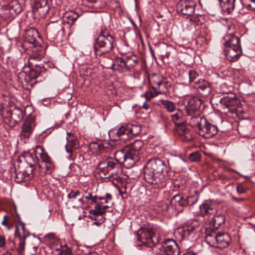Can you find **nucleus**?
Here are the masks:
<instances>
[{"instance_id":"obj_1","label":"nucleus","mask_w":255,"mask_h":255,"mask_svg":"<svg viewBox=\"0 0 255 255\" xmlns=\"http://www.w3.org/2000/svg\"><path fill=\"white\" fill-rule=\"evenodd\" d=\"M170 170L168 163L159 157L148 159L144 166V178L152 188L158 189L165 185V176Z\"/></svg>"},{"instance_id":"obj_2","label":"nucleus","mask_w":255,"mask_h":255,"mask_svg":"<svg viewBox=\"0 0 255 255\" xmlns=\"http://www.w3.org/2000/svg\"><path fill=\"white\" fill-rule=\"evenodd\" d=\"M36 159L29 152H24L19 157L18 160L23 162L26 167H31L34 169V165L37 161L41 160L38 163L40 168L39 172L41 175L50 174L54 169V165L50 156L47 154L45 149L41 145H37L34 149Z\"/></svg>"},{"instance_id":"obj_3","label":"nucleus","mask_w":255,"mask_h":255,"mask_svg":"<svg viewBox=\"0 0 255 255\" xmlns=\"http://www.w3.org/2000/svg\"><path fill=\"white\" fill-rule=\"evenodd\" d=\"M116 44L115 38L107 30H101L94 46L96 57H101L110 53Z\"/></svg>"},{"instance_id":"obj_4","label":"nucleus","mask_w":255,"mask_h":255,"mask_svg":"<svg viewBox=\"0 0 255 255\" xmlns=\"http://www.w3.org/2000/svg\"><path fill=\"white\" fill-rule=\"evenodd\" d=\"M206 240L209 244L220 249H224L229 246L232 239L227 233H216L210 230L206 231Z\"/></svg>"},{"instance_id":"obj_5","label":"nucleus","mask_w":255,"mask_h":255,"mask_svg":"<svg viewBox=\"0 0 255 255\" xmlns=\"http://www.w3.org/2000/svg\"><path fill=\"white\" fill-rule=\"evenodd\" d=\"M152 250L156 253V255H179L180 254L176 242L169 239L165 240L161 245L155 246Z\"/></svg>"},{"instance_id":"obj_6","label":"nucleus","mask_w":255,"mask_h":255,"mask_svg":"<svg viewBox=\"0 0 255 255\" xmlns=\"http://www.w3.org/2000/svg\"><path fill=\"white\" fill-rule=\"evenodd\" d=\"M199 229L198 226L190 225L177 228L174 232V235L180 242L182 241H192L194 240Z\"/></svg>"},{"instance_id":"obj_7","label":"nucleus","mask_w":255,"mask_h":255,"mask_svg":"<svg viewBox=\"0 0 255 255\" xmlns=\"http://www.w3.org/2000/svg\"><path fill=\"white\" fill-rule=\"evenodd\" d=\"M42 58V56L39 53H33L28 60V67L36 73L34 78L39 76L41 72L46 70L49 64L48 63L41 61Z\"/></svg>"},{"instance_id":"obj_8","label":"nucleus","mask_w":255,"mask_h":255,"mask_svg":"<svg viewBox=\"0 0 255 255\" xmlns=\"http://www.w3.org/2000/svg\"><path fill=\"white\" fill-rule=\"evenodd\" d=\"M137 240L143 245L152 247L158 242L156 237L152 229L149 228H141L137 232Z\"/></svg>"},{"instance_id":"obj_9","label":"nucleus","mask_w":255,"mask_h":255,"mask_svg":"<svg viewBox=\"0 0 255 255\" xmlns=\"http://www.w3.org/2000/svg\"><path fill=\"white\" fill-rule=\"evenodd\" d=\"M221 104L227 110L226 112L236 113L238 108H241V103L235 94L231 93L225 96L220 100Z\"/></svg>"},{"instance_id":"obj_10","label":"nucleus","mask_w":255,"mask_h":255,"mask_svg":"<svg viewBox=\"0 0 255 255\" xmlns=\"http://www.w3.org/2000/svg\"><path fill=\"white\" fill-rule=\"evenodd\" d=\"M115 160L120 164H123L128 168L132 167L136 161L133 159L129 149L127 146L117 151L114 155Z\"/></svg>"},{"instance_id":"obj_11","label":"nucleus","mask_w":255,"mask_h":255,"mask_svg":"<svg viewBox=\"0 0 255 255\" xmlns=\"http://www.w3.org/2000/svg\"><path fill=\"white\" fill-rule=\"evenodd\" d=\"M150 82L153 85V89H155L158 94L167 92L171 85L167 78L158 74L153 75Z\"/></svg>"},{"instance_id":"obj_12","label":"nucleus","mask_w":255,"mask_h":255,"mask_svg":"<svg viewBox=\"0 0 255 255\" xmlns=\"http://www.w3.org/2000/svg\"><path fill=\"white\" fill-rule=\"evenodd\" d=\"M14 236L19 240L17 252L21 253L24 250L25 240L29 236V232L25 227L23 222L19 221L15 225Z\"/></svg>"},{"instance_id":"obj_13","label":"nucleus","mask_w":255,"mask_h":255,"mask_svg":"<svg viewBox=\"0 0 255 255\" xmlns=\"http://www.w3.org/2000/svg\"><path fill=\"white\" fill-rule=\"evenodd\" d=\"M109 62L105 60L103 62V66L108 69H113L120 72H125L128 71L125 57H117L115 61L109 59Z\"/></svg>"},{"instance_id":"obj_14","label":"nucleus","mask_w":255,"mask_h":255,"mask_svg":"<svg viewBox=\"0 0 255 255\" xmlns=\"http://www.w3.org/2000/svg\"><path fill=\"white\" fill-rule=\"evenodd\" d=\"M24 40L31 45L32 47H37L40 46L41 37L38 31L34 28L26 29L24 35Z\"/></svg>"},{"instance_id":"obj_15","label":"nucleus","mask_w":255,"mask_h":255,"mask_svg":"<svg viewBox=\"0 0 255 255\" xmlns=\"http://www.w3.org/2000/svg\"><path fill=\"white\" fill-rule=\"evenodd\" d=\"M99 169L102 172L107 170H113L114 172L112 174H117L118 170L121 169V164L112 157H108L101 160L98 164Z\"/></svg>"},{"instance_id":"obj_16","label":"nucleus","mask_w":255,"mask_h":255,"mask_svg":"<svg viewBox=\"0 0 255 255\" xmlns=\"http://www.w3.org/2000/svg\"><path fill=\"white\" fill-rule=\"evenodd\" d=\"M200 127L198 130L200 135L206 138H211L218 132V129L216 126L213 125L205 120V122Z\"/></svg>"},{"instance_id":"obj_17","label":"nucleus","mask_w":255,"mask_h":255,"mask_svg":"<svg viewBox=\"0 0 255 255\" xmlns=\"http://www.w3.org/2000/svg\"><path fill=\"white\" fill-rule=\"evenodd\" d=\"M195 5L193 1L181 0L177 4V10L183 15H191L194 12Z\"/></svg>"},{"instance_id":"obj_18","label":"nucleus","mask_w":255,"mask_h":255,"mask_svg":"<svg viewBox=\"0 0 255 255\" xmlns=\"http://www.w3.org/2000/svg\"><path fill=\"white\" fill-rule=\"evenodd\" d=\"M34 168L26 167L25 169H21L19 171H15V180L17 183L25 182L30 181L33 178Z\"/></svg>"},{"instance_id":"obj_19","label":"nucleus","mask_w":255,"mask_h":255,"mask_svg":"<svg viewBox=\"0 0 255 255\" xmlns=\"http://www.w3.org/2000/svg\"><path fill=\"white\" fill-rule=\"evenodd\" d=\"M50 2L51 0H35L33 6V12H37L41 17L45 16L50 9Z\"/></svg>"},{"instance_id":"obj_20","label":"nucleus","mask_w":255,"mask_h":255,"mask_svg":"<svg viewBox=\"0 0 255 255\" xmlns=\"http://www.w3.org/2000/svg\"><path fill=\"white\" fill-rule=\"evenodd\" d=\"M35 126L34 118H28L21 126L20 136L22 138H29L33 132Z\"/></svg>"},{"instance_id":"obj_21","label":"nucleus","mask_w":255,"mask_h":255,"mask_svg":"<svg viewBox=\"0 0 255 255\" xmlns=\"http://www.w3.org/2000/svg\"><path fill=\"white\" fill-rule=\"evenodd\" d=\"M203 101L197 97L190 98L186 106L187 114H195L200 113V108Z\"/></svg>"},{"instance_id":"obj_22","label":"nucleus","mask_w":255,"mask_h":255,"mask_svg":"<svg viewBox=\"0 0 255 255\" xmlns=\"http://www.w3.org/2000/svg\"><path fill=\"white\" fill-rule=\"evenodd\" d=\"M144 143L142 140L137 139L134 142L131 143L127 147L129 149L130 154L133 157V159L136 161H138L140 159V156L141 153V149L143 146Z\"/></svg>"},{"instance_id":"obj_23","label":"nucleus","mask_w":255,"mask_h":255,"mask_svg":"<svg viewBox=\"0 0 255 255\" xmlns=\"http://www.w3.org/2000/svg\"><path fill=\"white\" fill-rule=\"evenodd\" d=\"M220 5L228 13L234 9L240 10L242 8L243 4L241 0H219Z\"/></svg>"},{"instance_id":"obj_24","label":"nucleus","mask_w":255,"mask_h":255,"mask_svg":"<svg viewBox=\"0 0 255 255\" xmlns=\"http://www.w3.org/2000/svg\"><path fill=\"white\" fill-rule=\"evenodd\" d=\"M224 51L227 58L232 62L237 61L242 54L241 47H225Z\"/></svg>"},{"instance_id":"obj_25","label":"nucleus","mask_w":255,"mask_h":255,"mask_svg":"<svg viewBox=\"0 0 255 255\" xmlns=\"http://www.w3.org/2000/svg\"><path fill=\"white\" fill-rule=\"evenodd\" d=\"M206 119L200 115V113L195 114H187L186 120L189 122L191 127L196 128L198 130L202 124L205 122Z\"/></svg>"},{"instance_id":"obj_26","label":"nucleus","mask_w":255,"mask_h":255,"mask_svg":"<svg viewBox=\"0 0 255 255\" xmlns=\"http://www.w3.org/2000/svg\"><path fill=\"white\" fill-rule=\"evenodd\" d=\"M200 214L209 218L215 211V205L210 201H205L200 206Z\"/></svg>"},{"instance_id":"obj_27","label":"nucleus","mask_w":255,"mask_h":255,"mask_svg":"<svg viewBox=\"0 0 255 255\" xmlns=\"http://www.w3.org/2000/svg\"><path fill=\"white\" fill-rule=\"evenodd\" d=\"M9 121L12 122L13 125L18 124L23 118V112L19 108L14 107L13 109L7 112Z\"/></svg>"},{"instance_id":"obj_28","label":"nucleus","mask_w":255,"mask_h":255,"mask_svg":"<svg viewBox=\"0 0 255 255\" xmlns=\"http://www.w3.org/2000/svg\"><path fill=\"white\" fill-rule=\"evenodd\" d=\"M69 202L82 206L84 204L83 196L81 192L77 190H71L67 195Z\"/></svg>"},{"instance_id":"obj_29","label":"nucleus","mask_w":255,"mask_h":255,"mask_svg":"<svg viewBox=\"0 0 255 255\" xmlns=\"http://www.w3.org/2000/svg\"><path fill=\"white\" fill-rule=\"evenodd\" d=\"M197 85V91L201 97H206L210 94L212 89L208 81L202 80Z\"/></svg>"},{"instance_id":"obj_30","label":"nucleus","mask_w":255,"mask_h":255,"mask_svg":"<svg viewBox=\"0 0 255 255\" xmlns=\"http://www.w3.org/2000/svg\"><path fill=\"white\" fill-rule=\"evenodd\" d=\"M225 47H241L240 39L233 34H228L224 37Z\"/></svg>"},{"instance_id":"obj_31","label":"nucleus","mask_w":255,"mask_h":255,"mask_svg":"<svg viewBox=\"0 0 255 255\" xmlns=\"http://www.w3.org/2000/svg\"><path fill=\"white\" fill-rule=\"evenodd\" d=\"M226 220L224 214L217 213L211 218L210 224L215 229H218L221 225L225 223Z\"/></svg>"},{"instance_id":"obj_32","label":"nucleus","mask_w":255,"mask_h":255,"mask_svg":"<svg viewBox=\"0 0 255 255\" xmlns=\"http://www.w3.org/2000/svg\"><path fill=\"white\" fill-rule=\"evenodd\" d=\"M128 125L123 126L119 128L117 131V135L121 140H127L131 138L129 133V130Z\"/></svg>"},{"instance_id":"obj_33","label":"nucleus","mask_w":255,"mask_h":255,"mask_svg":"<svg viewBox=\"0 0 255 255\" xmlns=\"http://www.w3.org/2000/svg\"><path fill=\"white\" fill-rule=\"evenodd\" d=\"M67 134L68 137H66L67 143L65 146L66 149L76 150L79 146L78 140L74 138L72 133L67 132Z\"/></svg>"},{"instance_id":"obj_34","label":"nucleus","mask_w":255,"mask_h":255,"mask_svg":"<svg viewBox=\"0 0 255 255\" xmlns=\"http://www.w3.org/2000/svg\"><path fill=\"white\" fill-rule=\"evenodd\" d=\"M175 92L179 97H184L188 96L189 94L190 88L187 85L182 83H179L176 85Z\"/></svg>"},{"instance_id":"obj_35","label":"nucleus","mask_w":255,"mask_h":255,"mask_svg":"<svg viewBox=\"0 0 255 255\" xmlns=\"http://www.w3.org/2000/svg\"><path fill=\"white\" fill-rule=\"evenodd\" d=\"M11 14H18L21 11L22 8L20 3L16 0L11 1L6 6Z\"/></svg>"},{"instance_id":"obj_36","label":"nucleus","mask_w":255,"mask_h":255,"mask_svg":"<svg viewBox=\"0 0 255 255\" xmlns=\"http://www.w3.org/2000/svg\"><path fill=\"white\" fill-rule=\"evenodd\" d=\"M128 71L138 63V58L133 53H130L125 56Z\"/></svg>"},{"instance_id":"obj_37","label":"nucleus","mask_w":255,"mask_h":255,"mask_svg":"<svg viewBox=\"0 0 255 255\" xmlns=\"http://www.w3.org/2000/svg\"><path fill=\"white\" fill-rule=\"evenodd\" d=\"M47 28L54 33H58L64 29L62 23L60 20L52 21L47 25Z\"/></svg>"},{"instance_id":"obj_38","label":"nucleus","mask_w":255,"mask_h":255,"mask_svg":"<svg viewBox=\"0 0 255 255\" xmlns=\"http://www.w3.org/2000/svg\"><path fill=\"white\" fill-rule=\"evenodd\" d=\"M170 203L172 206H174L175 207L178 206H184V199L180 195H176L172 198Z\"/></svg>"},{"instance_id":"obj_39","label":"nucleus","mask_w":255,"mask_h":255,"mask_svg":"<svg viewBox=\"0 0 255 255\" xmlns=\"http://www.w3.org/2000/svg\"><path fill=\"white\" fill-rule=\"evenodd\" d=\"M129 130V133L130 135L131 138L134 135L138 134L141 131V128L138 125L128 124Z\"/></svg>"},{"instance_id":"obj_40","label":"nucleus","mask_w":255,"mask_h":255,"mask_svg":"<svg viewBox=\"0 0 255 255\" xmlns=\"http://www.w3.org/2000/svg\"><path fill=\"white\" fill-rule=\"evenodd\" d=\"M177 124L178 125L176 128L177 132L181 139V136H184V135L186 133V130H190V129L186 127L185 123H179Z\"/></svg>"},{"instance_id":"obj_41","label":"nucleus","mask_w":255,"mask_h":255,"mask_svg":"<svg viewBox=\"0 0 255 255\" xmlns=\"http://www.w3.org/2000/svg\"><path fill=\"white\" fill-rule=\"evenodd\" d=\"M13 222L14 220L11 215H5L3 217L1 224L8 229H10L12 227Z\"/></svg>"},{"instance_id":"obj_42","label":"nucleus","mask_w":255,"mask_h":255,"mask_svg":"<svg viewBox=\"0 0 255 255\" xmlns=\"http://www.w3.org/2000/svg\"><path fill=\"white\" fill-rule=\"evenodd\" d=\"M189 82L197 84L201 80L198 79L199 74L195 70H190L188 72Z\"/></svg>"},{"instance_id":"obj_43","label":"nucleus","mask_w":255,"mask_h":255,"mask_svg":"<svg viewBox=\"0 0 255 255\" xmlns=\"http://www.w3.org/2000/svg\"><path fill=\"white\" fill-rule=\"evenodd\" d=\"M160 102L162 105L168 112H172L175 110V105L172 102L164 100H161Z\"/></svg>"},{"instance_id":"obj_44","label":"nucleus","mask_w":255,"mask_h":255,"mask_svg":"<svg viewBox=\"0 0 255 255\" xmlns=\"http://www.w3.org/2000/svg\"><path fill=\"white\" fill-rule=\"evenodd\" d=\"M158 93L155 89H153V85L151 88L149 89L148 91H146L144 94L143 96L146 101H149L152 98L158 95Z\"/></svg>"},{"instance_id":"obj_45","label":"nucleus","mask_w":255,"mask_h":255,"mask_svg":"<svg viewBox=\"0 0 255 255\" xmlns=\"http://www.w3.org/2000/svg\"><path fill=\"white\" fill-rule=\"evenodd\" d=\"M89 213L93 215H95L96 216H103L106 213V211H103L101 209V206L100 204H97L95 207L94 209H92L89 211Z\"/></svg>"},{"instance_id":"obj_46","label":"nucleus","mask_w":255,"mask_h":255,"mask_svg":"<svg viewBox=\"0 0 255 255\" xmlns=\"http://www.w3.org/2000/svg\"><path fill=\"white\" fill-rule=\"evenodd\" d=\"M198 200V196L196 195H193L187 197L184 199V206L186 205H192L194 204Z\"/></svg>"},{"instance_id":"obj_47","label":"nucleus","mask_w":255,"mask_h":255,"mask_svg":"<svg viewBox=\"0 0 255 255\" xmlns=\"http://www.w3.org/2000/svg\"><path fill=\"white\" fill-rule=\"evenodd\" d=\"M245 128V126L243 123H240L238 125V130L239 132L243 136H246L247 135L246 133L250 130V128Z\"/></svg>"},{"instance_id":"obj_48","label":"nucleus","mask_w":255,"mask_h":255,"mask_svg":"<svg viewBox=\"0 0 255 255\" xmlns=\"http://www.w3.org/2000/svg\"><path fill=\"white\" fill-rule=\"evenodd\" d=\"M194 137L193 132L190 130H186V133L184 136H181V140L183 141H188L192 140Z\"/></svg>"},{"instance_id":"obj_49","label":"nucleus","mask_w":255,"mask_h":255,"mask_svg":"<svg viewBox=\"0 0 255 255\" xmlns=\"http://www.w3.org/2000/svg\"><path fill=\"white\" fill-rule=\"evenodd\" d=\"M172 121L175 123L176 128L178 125L176 124L179 123H184L180 120L181 114L180 113H176L171 116Z\"/></svg>"},{"instance_id":"obj_50","label":"nucleus","mask_w":255,"mask_h":255,"mask_svg":"<svg viewBox=\"0 0 255 255\" xmlns=\"http://www.w3.org/2000/svg\"><path fill=\"white\" fill-rule=\"evenodd\" d=\"M67 157L70 160H74L76 157V151L66 149Z\"/></svg>"},{"instance_id":"obj_51","label":"nucleus","mask_w":255,"mask_h":255,"mask_svg":"<svg viewBox=\"0 0 255 255\" xmlns=\"http://www.w3.org/2000/svg\"><path fill=\"white\" fill-rule=\"evenodd\" d=\"M189 158L191 161H198L200 160V154L198 152H195L189 155Z\"/></svg>"},{"instance_id":"obj_52","label":"nucleus","mask_w":255,"mask_h":255,"mask_svg":"<svg viewBox=\"0 0 255 255\" xmlns=\"http://www.w3.org/2000/svg\"><path fill=\"white\" fill-rule=\"evenodd\" d=\"M59 255H73V254L71 249L66 246L62 248Z\"/></svg>"},{"instance_id":"obj_53","label":"nucleus","mask_w":255,"mask_h":255,"mask_svg":"<svg viewBox=\"0 0 255 255\" xmlns=\"http://www.w3.org/2000/svg\"><path fill=\"white\" fill-rule=\"evenodd\" d=\"M90 218L92 219V220H94L95 221V222L93 223V225H95L98 226L101 225L106 220L105 217H102L99 220H98L97 218H93L91 217Z\"/></svg>"},{"instance_id":"obj_54","label":"nucleus","mask_w":255,"mask_h":255,"mask_svg":"<svg viewBox=\"0 0 255 255\" xmlns=\"http://www.w3.org/2000/svg\"><path fill=\"white\" fill-rule=\"evenodd\" d=\"M99 146H100L99 141H94L90 144V149L94 150V152H98Z\"/></svg>"},{"instance_id":"obj_55","label":"nucleus","mask_w":255,"mask_h":255,"mask_svg":"<svg viewBox=\"0 0 255 255\" xmlns=\"http://www.w3.org/2000/svg\"><path fill=\"white\" fill-rule=\"evenodd\" d=\"M249 3L246 5L248 9L255 11V0H248Z\"/></svg>"},{"instance_id":"obj_56","label":"nucleus","mask_w":255,"mask_h":255,"mask_svg":"<svg viewBox=\"0 0 255 255\" xmlns=\"http://www.w3.org/2000/svg\"><path fill=\"white\" fill-rule=\"evenodd\" d=\"M237 191L239 194H243L247 192V189L243 185L239 184L237 187Z\"/></svg>"},{"instance_id":"obj_57","label":"nucleus","mask_w":255,"mask_h":255,"mask_svg":"<svg viewBox=\"0 0 255 255\" xmlns=\"http://www.w3.org/2000/svg\"><path fill=\"white\" fill-rule=\"evenodd\" d=\"M99 199L101 201L103 199H105V201H104V203H108L109 200H111L112 199V196L110 193H107L106 194L105 197H99Z\"/></svg>"},{"instance_id":"obj_58","label":"nucleus","mask_w":255,"mask_h":255,"mask_svg":"<svg viewBox=\"0 0 255 255\" xmlns=\"http://www.w3.org/2000/svg\"><path fill=\"white\" fill-rule=\"evenodd\" d=\"M190 20L196 25H199L201 23L199 17L197 16H191Z\"/></svg>"},{"instance_id":"obj_59","label":"nucleus","mask_w":255,"mask_h":255,"mask_svg":"<svg viewBox=\"0 0 255 255\" xmlns=\"http://www.w3.org/2000/svg\"><path fill=\"white\" fill-rule=\"evenodd\" d=\"M79 15L77 14L73 13L72 15H68L67 17L69 19V20L71 21V23H73L78 18Z\"/></svg>"},{"instance_id":"obj_60","label":"nucleus","mask_w":255,"mask_h":255,"mask_svg":"<svg viewBox=\"0 0 255 255\" xmlns=\"http://www.w3.org/2000/svg\"><path fill=\"white\" fill-rule=\"evenodd\" d=\"M5 245V240L3 236H0V248H3Z\"/></svg>"},{"instance_id":"obj_61","label":"nucleus","mask_w":255,"mask_h":255,"mask_svg":"<svg viewBox=\"0 0 255 255\" xmlns=\"http://www.w3.org/2000/svg\"><path fill=\"white\" fill-rule=\"evenodd\" d=\"M99 145L100 146H99L98 152H103L105 150L106 146L104 143L101 141H99Z\"/></svg>"},{"instance_id":"obj_62","label":"nucleus","mask_w":255,"mask_h":255,"mask_svg":"<svg viewBox=\"0 0 255 255\" xmlns=\"http://www.w3.org/2000/svg\"><path fill=\"white\" fill-rule=\"evenodd\" d=\"M83 197H84L86 199L90 200L91 198H92V192H85L84 195L83 194Z\"/></svg>"},{"instance_id":"obj_63","label":"nucleus","mask_w":255,"mask_h":255,"mask_svg":"<svg viewBox=\"0 0 255 255\" xmlns=\"http://www.w3.org/2000/svg\"><path fill=\"white\" fill-rule=\"evenodd\" d=\"M232 199L235 202H243L245 200V199L244 198H236L234 196H232Z\"/></svg>"},{"instance_id":"obj_64","label":"nucleus","mask_w":255,"mask_h":255,"mask_svg":"<svg viewBox=\"0 0 255 255\" xmlns=\"http://www.w3.org/2000/svg\"><path fill=\"white\" fill-rule=\"evenodd\" d=\"M99 196H93L92 195V198H91L90 200H91L92 203H97V199H99Z\"/></svg>"}]
</instances>
